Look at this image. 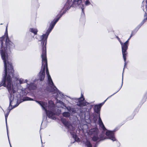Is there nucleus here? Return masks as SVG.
I'll list each match as a JSON object with an SVG mask.
<instances>
[{"mask_svg":"<svg viewBox=\"0 0 147 147\" xmlns=\"http://www.w3.org/2000/svg\"><path fill=\"white\" fill-rule=\"evenodd\" d=\"M4 64V74L3 79V83L0 84L7 88L10 94L9 105L7 110V113L5 115L6 123L10 111L13 108L18 106L20 103V95L18 92L17 85L12 82V78L13 77L14 70L11 63L8 61V57H1ZM7 135L8 129L6 125ZM9 138V137H8Z\"/></svg>","mask_w":147,"mask_h":147,"instance_id":"nucleus-1","label":"nucleus"},{"mask_svg":"<svg viewBox=\"0 0 147 147\" xmlns=\"http://www.w3.org/2000/svg\"><path fill=\"white\" fill-rule=\"evenodd\" d=\"M47 37H39V41L41 42V44L42 47V53L41 55L42 58V69L39 74V79L40 81L42 80L45 77V70L46 69V73L48 77V84L49 88L48 91L51 92L53 94L55 98H60L63 97V94L59 92L54 85L52 80L49 72L47 67V63L46 56V44Z\"/></svg>","mask_w":147,"mask_h":147,"instance_id":"nucleus-2","label":"nucleus"},{"mask_svg":"<svg viewBox=\"0 0 147 147\" xmlns=\"http://www.w3.org/2000/svg\"><path fill=\"white\" fill-rule=\"evenodd\" d=\"M36 101L41 106L42 109L45 111L49 118L53 119H54L55 114L54 110L55 107L53 101H49L48 106L47 102L38 101Z\"/></svg>","mask_w":147,"mask_h":147,"instance_id":"nucleus-3","label":"nucleus"},{"mask_svg":"<svg viewBox=\"0 0 147 147\" xmlns=\"http://www.w3.org/2000/svg\"><path fill=\"white\" fill-rule=\"evenodd\" d=\"M98 131L97 128H93L89 130V134L92 136V139L93 141H96L99 140H103L106 138L104 137L103 134L98 136Z\"/></svg>","mask_w":147,"mask_h":147,"instance_id":"nucleus-4","label":"nucleus"},{"mask_svg":"<svg viewBox=\"0 0 147 147\" xmlns=\"http://www.w3.org/2000/svg\"><path fill=\"white\" fill-rule=\"evenodd\" d=\"M62 122L66 126L68 129L69 131L70 132V134L75 139V140L76 139V136L75 133L74 132V131L75 129L74 127L68 121L64 119H61Z\"/></svg>","mask_w":147,"mask_h":147,"instance_id":"nucleus-5","label":"nucleus"},{"mask_svg":"<svg viewBox=\"0 0 147 147\" xmlns=\"http://www.w3.org/2000/svg\"><path fill=\"white\" fill-rule=\"evenodd\" d=\"M117 38L118 40L120 42V43L121 45L122 54L123 56V57L124 61H125L124 66L125 67L126 64L125 62L126 59V57L127 53L126 51L128 48V41L129 40V38L123 44L122 42L120 40V39L119 38V37Z\"/></svg>","mask_w":147,"mask_h":147,"instance_id":"nucleus-6","label":"nucleus"},{"mask_svg":"<svg viewBox=\"0 0 147 147\" xmlns=\"http://www.w3.org/2000/svg\"><path fill=\"white\" fill-rule=\"evenodd\" d=\"M105 102V101L102 103L101 104H100L98 105H95L94 107V111L97 113H98V123L100 127L103 129L104 131L106 130L102 121L100 117V111L101 106Z\"/></svg>","mask_w":147,"mask_h":147,"instance_id":"nucleus-7","label":"nucleus"},{"mask_svg":"<svg viewBox=\"0 0 147 147\" xmlns=\"http://www.w3.org/2000/svg\"><path fill=\"white\" fill-rule=\"evenodd\" d=\"M63 14L60 15L59 18H57L55 20L54 19V21H52L51 23L49 28L47 31L46 34H43L42 37H48L49 33L52 30L57 22L58 21L59 19L62 16Z\"/></svg>","mask_w":147,"mask_h":147,"instance_id":"nucleus-8","label":"nucleus"},{"mask_svg":"<svg viewBox=\"0 0 147 147\" xmlns=\"http://www.w3.org/2000/svg\"><path fill=\"white\" fill-rule=\"evenodd\" d=\"M106 135L107 136V138H106L105 136L103 135L104 136V137L106 138L105 139L109 138L111 140L113 141H114L116 140L113 131H108L106 132Z\"/></svg>","mask_w":147,"mask_h":147,"instance_id":"nucleus-9","label":"nucleus"},{"mask_svg":"<svg viewBox=\"0 0 147 147\" xmlns=\"http://www.w3.org/2000/svg\"><path fill=\"white\" fill-rule=\"evenodd\" d=\"M73 3L75 4V6L78 5L80 7H81L82 9V12L84 13V5L82 3V0H74Z\"/></svg>","mask_w":147,"mask_h":147,"instance_id":"nucleus-10","label":"nucleus"},{"mask_svg":"<svg viewBox=\"0 0 147 147\" xmlns=\"http://www.w3.org/2000/svg\"><path fill=\"white\" fill-rule=\"evenodd\" d=\"M77 102H79V105L80 106H84L88 104V102L84 101V99L83 97H81L77 99Z\"/></svg>","mask_w":147,"mask_h":147,"instance_id":"nucleus-11","label":"nucleus"},{"mask_svg":"<svg viewBox=\"0 0 147 147\" xmlns=\"http://www.w3.org/2000/svg\"><path fill=\"white\" fill-rule=\"evenodd\" d=\"M15 79L16 81H17V82H18L20 84H23L25 83H28L27 82H28V80L26 79L25 80L22 78H15Z\"/></svg>","mask_w":147,"mask_h":147,"instance_id":"nucleus-12","label":"nucleus"},{"mask_svg":"<svg viewBox=\"0 0 147 147\" xmlns=\"http://www.w3.org/2000/svg\"><path fill=\"white\" fill-rule=\"evenodd\" d=\"M72 5L71 0H69L66 3L64 7L66 8V9L67 10L69 9Z\"/></svg>","mask_w":147,"mask_h":147,"instance_id":"nucleus-13","label":"nucleus"},{"mask_svg":"<svg viewBox=\"0 0 147 147\" xmlns=\"http://www.w3.org/2000/svg\"><path fill=\"white\" fill-rule=\"evenodd\" d=\"M26 88H28L29 90H34L36 88V87L34 85V84L31 83L29 84L27 83Z\"/></svg>","mask_w":147,"mask_h":147,"instance_id":"nucleus-14","label":"nucleus"},{"mask_svg":"<svg viewBox=\"0 0 147 147\" xmlns=\"http://www.w3.org/2000/svg\"><path fill=\"white\" fill-rule=\"evenodd\" d=\"M57 102L56 103V105L58 107H61L62 105H63V103L60 100H58L57 99Z\"/></svg>","mask_w":147,"mask_h":147,"instance_id":"nucleus-15","label":"nucleus"},{"mask_svg":"<svg viewBox=\"0 0 147 147\" xmlns=\"http://www.w3.org/2000/svg\"><path fill=\"white\" fill-rule=\"evenodd\" d=\"M30 31L34 33V34H36L38 32L37 29L34 28H30Z\"/></svg>","mask_w":147,"mask_h":147,"instance_id":"nucleus-16","label":"nucleus"},{"mask_svg":"<svg viewBox=\"0 0 147 147\" xmlns=\"http://www.w3.org/2000/svg\"><path fill=\"white\" fill-rule=\"evenodd\" d=\"M70 114L69 113L66 112H64L63 113V115L66 117H68L70 116Z\"/></svg>","mask_w":147,"mask_h":147,"instance_id":"nucleus-17","label":"nucleus"},{"mask_svg":"<svg viewBox=\"0 0 147 147\" xmlns=\"http://www.w3.org/2000/svg\"><path fill=\"white\" fill-rule=\"evenodd\" d=\"M8 26V24L7 25L6 27V30L5 31V33L4 35L2 36V37H8V35L7 33V27Z\"/></svg>","mask_w":147,"mask_h":147,"instance_id":"nucleus-18","label":"nucleus"},{"mask_svg":"<svg viewBox=\"0 0 147 147\" xmlns=\"http://www.w3.org/2000/svg\"><path fill=\"white\" fill-rule=\"evenodd\" d=\"M86 145L87 146V147H92L91 144H90V142L89 141H87L86 143Z\"/></svg>","mask_w":147,"mask_h":147,"instance_id":"nucleus-19","label":"nucleus"},{"mask_svg":"<svg viewBox=\"0 0 147 147\" xmlns=\"http://www.w3.org/2000/svg\"><path fill=\"white\" fill-rule=\"evenodd\" d=\"M24 100H33V99L28 97H25L24 99Z\"/></svg>","mask_w":147,"mask_h":147,"instance_id":"nucleus-20","label":"nucleus"},{"mask_svg":"<svg viewBox=\"0 0 147 147\" xmlns=\"http://www.w3.org/2000/svg\"><path fill=\"white\" fill-rule=\"evenodd\" d=\"M68 111L71 112L72 111V108L71 107H66Z\"/></svg>","mask_w":147,"mask_h":147,"instance_id":"nucleus-21","label":"nucleus"},{"mask_svg":"<svg viewBox=\"0 0 147 147\" xmlns=\"http://www.w3.org/2000/svg\"><path fill=\"white\" fill-rule=\"evenodd\" d=\"M85 4L86 5H89L90 4V2L88 0H87L85 2Z\"/></svg>","mask_w":147,"mask_h":147,"instance_id":"nucleus-22","label":"nucleus"},{"mask_svg":"<svg viewBox=\"0 0 147 147\" xmlns=\"http://www.w3.org/2000/svg\"><path fill=\"white\" fill-rule=\"evenodd\" d=\"M117 92H116V93H115L113 94H112V95L110 96H109L105 100V102L106 100H107L109 98L111 97L113 95H114L116 93H117Z\"/></svg>","mask_w":147,"mask_h":147,"instance_id":"nucleus-23","label":"nucleus"},{"mask_svg":"<svg viewBox=\"0 0 147 147\" xmlns=\"http://www.w3.org/2000/svg\"><path fill=\"white\" fill-rule=\"evenodd\" d=\"M124 68H123V71H124ZM123 84V75L122 76V85H121V87L122 86V85Z\"/></svg>","mask_w":147,"mask_h":147,"instance_id":"nucleus-24","label":"nucleus"},{"mask_svg":"<svg viewBox=\"0 0 147 147\" xmlns=\"http://www.w3.org/2000/svg\"><path fill=\"white\" fill-rule=\"evenodd\" d=\"M145 20V19H144V20H143V21L142 22V25H142V24H143V23L144 22V21Z\"/></svg>","mask_w":147,"mask_h":147,"instance_id":"nucleus-25","label":"nucleus"},{"mask_svg":"<svg viewBox=\"0 0 147 147\" xmlns=\"http://www.w3.org/2000/svg\"><path fill=\"white\" fill-rule=\"evenodd\" d=\"M144 16L145 17H146L147 16V14H146V13H145V14L144 15Z\"/></svg>","mask_w":147,"mask_h":147,"instance_id":"nucleus-26","label":"nucleus"},{"mask_svg":"<svg viewBox=\"0 0 147 147\" xmlns=\"http://www.w3.org/2000/svg\"><path fill=\"white\" fill-rule=\"evenodd\" d=\"M3 24L1 23V24H1V25H2V24Z\"/></svg>","mask_w":147,"mask_h":147,"instance_id":"nucleus-27","label":"nucleus"},{"mask_svg":"<svg viewBox=\"0 0 147 147\" xmlns=\"http://www.w3.org/2000/svg\"><path fill=\"white\" fill-rule=\"evenodd\" d=\"M132 36V34H131V36L130 37H131V36Z\"/></svg>","mask_w":147,"mask_h":147,"instance_id":"nucleus-28","label":"nucleus"},{"mask_svg":"<svg viewBox=\"0 0 147 147\" xmlns=\"http://www.w3.org/2000/svg\"><path fill=\"white\" fill-rule=\"evenodd\" d=\"M10 146H11V144H10Z\"/></svg>","mask_w":147,"mask_h":147,"instance_id":"nucleus-29","label":"nucleus"},{"mask_svg":"<svg viewBox=\"0 0 147 147\" xmlns=\"http://www.w3.org/2000/svg\"><path fill=\"white\" fill-rule=\"evenodd\" d=\"M146 3H147V0H146Z\"/></svg>","mask_w":147,"mask_h":147,"instance_id":"nucleus-30","label":"nucleus"}]
</instances>
